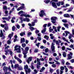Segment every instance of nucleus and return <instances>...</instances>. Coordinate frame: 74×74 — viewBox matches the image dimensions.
Segmentation results:
<instances>
[{"instance_id": "obj_1", "label": "nucleus", "mask_w": 74, "mask_h": 74, "mask_svg": "<svg viewBox=\"0 0 74 74\" xmlns=\"http://www.w3.org/2000/svg\"><path fill=\"white\" fill-rule=\"evenodd\" d=\"M8 48H9V46H8L7 47L5 48V52H6L5 53V55H7L8 52H9L10 55H11V56H12V53H13V52H12V51H11V50H8L7 51L6 50L7 49H8Z\"/></svg>"}, {"instance_id": "obj_2", "label": "nucleus", "mask_w": 74, "mask_h": 74, "mask_svg": "<svg viewBox=\"0 0 74 74\" xmlns=\"http://www.w3.org/2000/svg\"><path fill=\"white\" fill-rule=\"evenodd\" d=\"M9 70V71H11L13 73V74H17L16 73H15V71L14 70L12 71V70L10 68V67H9V68H8L6 66H4L3 67V70H4V71H7V69Z\"/></svg>"}, {"instance_id": "obj_3", "label": "nucleus", "mask_w": 74, "mask_h": 74, "mask_svg": "<svg viewBox=\"0 0 74 74\" xmlns=\"http://www.w3.org/2000/svg\"><path fill=\"white\" fill-rule=\"evenodd\" d=\"M21 46L16 45L14 47V51H17L18 53H21Z\"/></svg>"}, {"instance_id": "obj_4", "label": "nucleus", "mask_w": 74, "mask_h": 74, "mask_svg": "<svg viewBox=\"0 0 74 74\" xmlns=\"http://www.w3.org/2000/svg\"><path fill=\"white\" fill-rule=\"evenodd\" d=\"M24 69L25 70V72L26 74H27V73H30V72L31 71L30 69H28V66L27 65H24Z\"/></svg>"}, {"instance_id": "obj_5", "label": "nucleus", "mask_w": 74, "mask_h": 74, "mask_svg": "<svg viewBox=\"0 0 74 74\" xmlns=\"http://www.w3.org/2000/svg\"><path fill=\"white\" fill-rule=\"evenodd\" d=\"M21 49L23 51V53H28V51L29 49V47H26L25 48V50L23 49V48H21Z\"/></svg>"}, {"instance_id": "obj_6", "label": "nucleus", "mask_w": 74, "mask_h": 74, "mask_svg": "<svg viewBox=\"0 0 74 74\" xmlns=\"http://www.w3.org/2000/svg\"><path fill=\"white\" fill-rule=\"evenodd\" d=\"M14 34V33H12V34H10L9 36V39H10L9 40H8L7 41V43L8 44H10L11 43V37L12 36H13V34Z\"/></svg>"}, {"instance_id": "obj_7", "label": "nucleus", "mask_w": 74, "mask_h": 74, "mask_svg": "<svg viewBox=\"0 0 74 74\" xmlns=\"http://www.w3.org/2000/svg\"><path fill=\"white\" fill-rule=\"evenodd\" d=\"M23 18L22 17H20V19L21 21V23H22V21H24V22H29L30 21V19L29 18H25L22 20Z\"/></svg>"}, {"instance_id": "obj_8", "label": "nucleus", "mask_w": 74, "mask_h": 74, "mask_svg": "<svg viewBox=\"0 0 74 74\" xmlns=\"http://www.w3.org/2000/svg\"><path fill=\"white\" fill-rule=\"evenodd\" d=\"M21 16H25V18H32V16L29 15V14H23L22 13L21 15H20Z\"/></svg>"}, {"instance_id": "obj_9", "label": "nucleus", "mask_w": 74, "mask_h": 74, "mask_svg": "<svg viewBox=\"0 0 74 74\" xmlns=\"http://www.w3.org/2000/svg\"><path fill=\"white\" fill-rule=\"evenodd\" d=\"M40 17H43L44 15H45V13H44V11L41 10L39 14Z\"/></svg>"}, {"instance_id": "obj_10", "label": "nucleus", "mask_w": 74, "mask_h": 74, "mask_svg": "<svg viewBox=\"0 0 74 74\" xmlns=\"http://www.w3.org/2000/svg\"><path fill=\"white\" fill-rule=\"evenodd\" d=\"M57 19V17H52L51 18V22L53 23H56V20Z\"/></svg>"}, {"instance_id": "obj_11", "label": "nucleus", "mask_w": 74, "mask_h": 74, "mask_svg": "<svg viewBox=\"0 0 74 74\" xmlns=\"http://www.w3.org/2000/svg\"><path fill=\"white\" fill-rule=\"evenodd\" d=\"M54 45H55V44L53 43H52L51 48L52 52L53 53L54 52H55V47L54 46Z\"/></svg>"}, {"instance_id": "obj_12", "label": "nucleus", "mask_w": 74, "mask_h": 74, "mask_svg": "<svg viewBox=\"0 0 74 74\" xmlns=\"http://www.w3.org/2000/svg\"><path fill=\"white\" fill-rule=\"evenodd\" d=\"M73 55V53H70V54H68V58L67 60H70L72 58L71 56Z\"/></svg>"}, {"instance_id": "obj_13", "label": "nucleus", "mask_w": 74, "mask_h": 74, "mask_svg": "<svg viewBox=\"0 0 74 74\" xmlns=\"http://www.w3.org/2000/svg\"><path fill=\"white\" fill-rule=\"evenodd\" d=\"M0 37H2V39H4V38H5V36H4L3 33V31L1 30V31Z\"/></svg>"}, {"instance_id": "obj_14", "label": "nucleus", "mask_w": 74, "mask_h": 74, "mask_svg": "<svg viewBox=\"0 0 74 74\" xmlns=\"http://www.w3.org/2000/svg\"><path fill=\"white\" fill-rule=\"evenodd\" d=\"M14 58L15 59H16V60H17L18 61V62H19L20 63H22V60L19 58L17 57L16 56H14Z\"/></svg>"}, {"instance_id": "obj_15", "label": "nucleus", "mask_w": 74, "mask_h": 74, "mask_svg": "<svg viewBox=\"0 0 74 74\" xmlns=\"http://www.w3.org/2000/svg\"><path fill=\"white\" fill-rule=\"evenodd\" d=\"M8 25L7 24H5V26L4 27V29L5 31H7L8 30Z\"/></svg>"}, {"instance_id": "obj_16", "label": "nucleus", "mask_w": 74, "mask_h": 74, "mask_svg": "<svg viewBox=\"0 0 74 74\" xmlns=\"http://www.w3.org/2000/svg\"><path fill=\"white\" fill-rule=\"evenodd\" d=\"M32 57H31L28 58V59L27 60V63H28V64H29V63H30V62H31V61H32Z\"/></svg>"}, {"instance_id": "obj_17", "label": "nucleus", "mask_w": 74, "mask_h": 74, "mask_svg": "<svg viewBox=\"0 0 74 74\" xmlns=\"http://www.w3.org/2000/svg\"><path fill=\"white\" fill-rule=\"evenodd\" d=\"M35 23L33 22H32L31 24L29 23L28 24V25L29 26H35Z\"/></svg>"}, {"instance_id": "obj_18", "label": "nucleus", "mask_w": 74, "mask_h": 74, "mask_svg": "<svg viewBox=\"0 0 74 74\" xmlns=\"http://www.w3.org/2000/svg\"><path fill=\"white\" fill-rule=\"evenodd\" d=\"M25 8V7L24 6H21L20 7L18 8L17 9V10L18 11H20V10H23V9H24Z\"/></svg>"}, {"instance_id": "obj_19", "label": "nucleus", "mask_w": 74, "mask_h": 74, "mask_svg": "<svg viewBox=\"0 0 74 74\" xmlns=\"http://www.w3.org/2000/svg\"><path fill=\"white\" fill-rule=\"evenodd\" d=\"M50 0H47V1L45 0L44 1V2H45L46 4H48L49 2L50 4H51V3H52V1H51L50 2Z\"/></svg>"}, {"instance_id": "obj_20", "label": "nucleus", "mask_w": 74, "mask_h": 74, "mask_svg": "<svg viewBox=\"0 0 74 74\" xmlns=\"http://www.w3.org/2000/svg\"><path fill=\"white\" fill-rule=\"evenodd\" d=\"M51 4H52L53 7L55 8H57V6L55 2H53L51 3Z\"/></svg>"}, {"instance_id": "obj_21", "label": "nucleus", "mask_w": 74, "mask_h": 74, "mask_svg": "<svg viewBox=\"0 0 74 74\" xmlns=\"http://www.w3.org/2000/svg\"><path fill=\"white\" fill-rule=\"evenodd\" d=\"M60 74H63V70H64V68L63 66H61L60 67Z\"/></svg>"}, {"instance_id": "obj_22", "label": "nucleus", "mask_w": 74, "mask_h": 74, "mask_svg": "<svg viewBox=\"0 0 74 74\" xmlns=\"http://www.w3.org/2000/svg\"><path fill=\"white\" fill-rule=\"evenodd\" d=\"M62 39L63 40H64V41H66V42H68V43H69V44H70V42H69L68 41V40H67L64 37H62Z\"/></svg>"}, {"instance_id": "obj_23", "label": "nucleus", "mask_w": 74, "mask_h": 74, "mask_svg": "<svg viewBox=\"0 0 74 74\" xmlns=\"http://www.w3.org/2000/svg\"><path fill=\"white\" fill-rule=\"evenodd\" d=\"M29 29L31 30V31H33V30H35V29H37V28H35L33 27H32V26H30L29 27Z\"/></svg>"}, {"instance_id": "obj_24", "label": "nucleus", "mask_w": 74, "mask_h": 74, "mask_svg": "<svg viewBox=\"0 0 74 74\" xmlns=\"http://www.w3.org/2000/svg\"><path fill=\"white\" fill-rule=\"evenodd\" d=\"M25 42V38H21V43H23Z\"/></svg>"}, {"instance_id": "obj_25", "label": "nucleus", "mask_w": 74, "mask_h": 74, "mask_svg": "<svg viewBox=\"0 0 74 74\" xmlns=\"http://www.w3.org/2000/svg\"><path fill=\"white\" fill-rule=\"evenodd\" d=\"M69 6H70V5L68 4H66V6L63 5L62 6H61L62 8H66V7H69Z\"/></svg>"}, {"instance_id": "obj_26", "label": "nucleus", "mask_w": 74, "mask_h": 74, "mask_svg": "<svg viewBox=\"0 0 74 74\" xmlns=\"http://www.w3.org/2000/svg\"><path fill=\"white\" fill-rule=\"evenodd\" d=\"M64 16L66 18H69L70 16V15L68 14H65L64 15Z\"/></svg>"}, {"instance_id": "obj_27", "label": "nucleus", "mask_w": 74, "mask_h": 74, "mask_svg": "<svg viewBox=\"0 0 74 74\" xmlns=\"http://www.w3.org/2000/svg\"><path fill=\"white\" fill-rule=\"evenodd\" d=\"M8 11H5V15H4V16H8Z\"/></svg>"}, {"instance_id": "obj_28", "label": "nucleus", "mask_w": 74, "mask_h": 74, "mask_svg": "<svg viewBox=\"0 0 74 74\" xmlns=\"http://www.w3.org/2000/svg\"><path fill=\"white\" fill-rule=\"evenodd\" d=\"M40 59H39L38 58H37V63L39 65H40Z\"/></svg>"}, {"instance_id": "obj_29", "label": "nucleus", "mask_w": 74, "mask_h": 74, "mask_svg": "<svg viewBox=\"0 0 74 74\" xmlns=\"http://www.w3.org/2000/svg\"><path fill=\"white\" fill-rule=\"evenodd\" d=\"M53 28L55 32H57L58 30H57V29H56V27H55V26H53Z\"/></svg>"}, {"instance_id": "obj_30", "label": "nucleus", "mask_w": 74, "mask_h": 74, "mask_svg": "<svg viewBox=\"0 0 74 74\" xmlns=\"http://www.w3.org/2000/svg\"><path fill=\"white\" fill-rule=\"evenodd\" d=\"M63 25L65 27L67 28V29H68L69 28V26L68 24L66 23H64L63 24Z\"/></svg>"}, {"instance_id": "obj_31", "label": "nucleus", "mask_w": 74, "mask_h": 74, "mask_svg": "<svg viewBox=\"0 0 74 74\" xmlns=\"http://www.w3.org/2000/svg\"><path fill=\"white\" fill-rule=\"evenodd\" d=\"M24 12H23V11L21 10L18 13V14L20 15V14H23V13H24Z\"/></svg>"}, {"instance_id": "obj_32", "label": "nucleus", "mask_w": 74, "mask_h": 74, "mask_svg": "<svg viewBox=\"0 0 74 74\" xmlns=\"http://www.w3.org/2000/svg\"><path fill=\"white\" fill-rule=\"evenodd\" d=\"M50 36H51V39L53 40V38H54V36H53V35L52 34H50Z\"/></svg>"}, {"instance_id": "obj_33", "label": "nucleus", "mask_w": 74, "mask_h": 74, "mask_svg": "<svg viewBox=\"0 0 74 74\" xmlns=\"http://www.w3.org/2000/svg\"><path fill=\"white\" fill-rule=\"evenodd\" d=\"M65 32L66 34V35H65V37H66V36H67V35H68L67 34H70V33L69 32H68L67 31H66Z\"/></svg>"}, {"instance_id": "obj_34", "label": "nucleus", "mask_w": 74, "mask_h": 74, "mask_svg": "<svg viewBox=\"0 0 74 74\" xmlns=\"http://www.w3.org/2000/svg\"><path fill=\"white\" fill-rule=\"evenodd\" d=\"M62 55L64 58H66V52H63Z\"/></svg>"}, {"instance_id": "obj_35", "label": "nucleus", "mask_w": 74, "mask_h": 74, "mask_svg": "<svg viewBox=\"0 0 74 74\" xmlns=\"http://www.w3.org/2000/svg\"><path fill=\"white\" fill-rule=\"evenodd\" d=\"M20 34L21 36H23V35H25V32H21V33H20Z\"/></svg>"}, {"instance_id": "obj_36", "label": "nucleus", "mask_w": 74, "mask_h": 74, "mask_svg": "<svg viewBox=\"0 0 74 74\" xmlns=\"http://www.w3.org/2000/svg\"><path fill=\"white\" fill-rule=\"evenodd\" d=\"M54 61H55V62L56 63V64H58V65L60 64V63L59 62L56 61L55 60H54Z\"/></svg>"}, {"instance_id": "obj_37", "label": "nucleus", "mask_w": 74, "mask_h": 74, "mask_svg": "<svg viewBox=\"0 0 74 74\" xmlns=\"http://www.w3.org/2000/svg\"><path fill=\"white\" fill-rule=\"evenodd\" d=\"M69 47L71 48H72L73 49H74V45H73L72 44H71L69 46Z\"/></svg>"}, {"instance_id": "obj_38", "label": "nucleus", "mask_w": 74, "mask_h": 74, "mask_svg": "<svg viewBox=\"0 0 74 74\" xmlns=\"http://www.w3.org/2000/svg\"><path fill=\"white\" fill-rule=\"evenodd\" d=\"M46 31V28H45L43 30H42L41 33H44Z\"/></svg>"}, {"instance_id": "obj_39", "label": "nucleus", "mask_w": 74, "mask_h": 74, "mask_svg": "<svg viewBox=\"0 0 74 74\" xmlns=\"http://www.w3.org/2000/svg\"><path fill=\"white\" fill-rule=\"evenodd\" d=\"M10 19H11V16H9L8 18H7V21H10Z\"/></svg>"}, {"instance_id": "obj_40", "label": "nucleus", "mask_w": 74, "mask_h": 74, "mask_svg": "<svg viewBox=\"0 0 74 74\" xmlns=\"http://www.w3.org/2000/svg\"><path fill=\"white\" fill-rule=\"evenodd\" d=\"M62 22H63L64 23H66V22H67V20L66 19H63L62 20Z\"/></svg>"}, {"instance_id": "obj_41", "label": "nucleus", "mask_w": 74, "mask_h": 74, "mask_svg": "<svg viewBox=\"0 0 74 74\" xmlns=\"http://www.w3.org/2000/svg\"><path fill=\"white\" fill-rule=\"evenodd\" d=\"M61 29V27L60 26H58V27H57V30H58V32H60V29Z\"/></svg>"}, {"instance_id": "obj_42", "label": "nucleus", "mask_w": 74, "mask_h": 74, "mask_svg": "<svg viewBox=\"0 0 74 74\" xmlns=\"http://www.w3.org/2000/svg\"><path fill=\"white\" fill-rule=\"evenodd\" d=\"M45 68L44 67H42L41 70L40 71V73L42 72L44 70H45Z\"/></svg>"}, {"instance_id": "obj_43", "label": "nucleus", "mask_w": 74, "mask_h": 74, "mask_svg": "<svg viewBox=\"0 0 74 74\" xmlns=\"http://www.w3.org/2000/svg\"><path fill=\"white\" fill-rule=\"evenodd\" d=\"M53 29H51V27H50V28H49V32H50V33H51L52 32V31H53Z\"/></svg>"}, {"instance_id": "obj_44", "label": "nucleus", "mask_w": 74, "mask_h": 74, "mask_svg": "<svg viewBox=\"0 0 74 74\" xmlns=\"http://www.w3.org/2000/svg\"><path fill=\"white\" fill-rule=\"evenodd\" d=\"M18 66H19V65L18 64H15L14 65V68H15V69H16L17 67H18Z\"/></svg>"}, {"instance_id": "obj_45", "label": "nucleus", "mask_w": 74, "mask_h": 74, "mask_svg": "<svg viewBox=\"0 0 74 74\" xmlns=\"http://www.w3.org/2000/svg\"><path fill=\"white\" fill-rule=\"evenodd\" d=\"M33 64V62H32V63H31V69H32V70H33V69H34V66L32 65Z\"/></svg>"}, {"instance_id": "obj_46", "label": "nucleus", "mask_w": 74, "mask_h": 74, "mask_svg": "<svg viewBox=\"0 0 74 74\" xmlns=\"http://www.w3.org/2000/svg\"><path fill=\"white\" fill-rule=\"evenodd\" d=\"M64 67L65 68V72H66V73L67 72V71H68V69L67 68H66V66H64Z\"/></svg>"}, {"instance_id": "obj_47", "label": "nucleus", "mask_w": 74, "mask_h": 74, "mask_svg": "<svg viewBox=\"0 0 74 74\" xmlns=\"http://www.w3.org/2000/svg\"><path fill=\"white\" fill-rule=\"evenodd\" d=\"M26 44L25 43L22 44V46L23 48H25L26 47Z\"/></svg>"}, {"instance_id": "obj_48", "label": "nucleus", "mask_w": 74, "mask_h": 74, "mask_svg": "<svg viewBox=\"0 0 74 74\" xmlns=\"http://www.w3.org/2000/svg\"><path fill=\"white\" fill-rule=\"evenodd\" d=\"M44 38H46V40H48L49 38V37L48 36H47L45 35L44 36Z\"/></svg>"}, {"instance_id": "obj_49", "label": "nucleus", "mask_w": 74, "mask_h": 74, "mask_svg": "<svg viewBox=\"0 0 74 74\" xmlns=\"http://www.w3.org/2000/svg\"><path fill=\"white\" fill-rule=\"evenodd\" d=\"M23 54L24 55V58H26V57H27V56L26 55V54H27V53H23Z\"/></svg>"}, {"instance_id": "obj_50", "label": "nucleus", "mask_w": 74, "mask_h": 74, "mask_svg": "<svg viewBox=\"0 0 74 74\" xmlns=\"http://www.w3.org/2000/svg\"><path fill=\"white\" fill-rule=\"evenodd\" d=\"M57 6L59 7L60 5V2H59L57 3Z\"/></svg>"}, {"instance_id": "obj_51", "label": "nucleus", "mask_w": 74, "mask_h": 74, "mask_svg": "<svg viewBox=\"0 0 74 74\" xmlns=\"http://www.w3.org/2000/svg\"><path fill=\"white\" fill-rule=\"evenodd\" d=\"M61 63L62 64H64V63H65V62L64 61V60H62L61 61Z\"/></svg>"}, {"instance_id": "obj_52", "label": "nucleus", "mask_w": 74, "mask_h": 74, "mask_svg": "<svg viewBox=\"0 0 74 74\" xmlns=\"http://www.w3.org/2000/svg\"><path fill=\"white\" fill-rule=\"evenodd\" d=\"M65 49H66V47H65L64 46H63L62 47V51H64Z\"/></svg>"}, {"instance_id": "obj_53", "label": "nucleus", "mask_w": 74, "mask_h": 74, "mask_svg": "<svg viewBox=\"0 0 74 74\" xmlns=\"http://www.w3.org/2000/svg\"><path fill=\"white\" fill-rule=\"evenodd\" d=\"M3 9H4V10H6L7 9V8L6 6H3Z\"/></svg>"}, {"instance_id": "obj_54", "label": "nucleus", "mask_w": 74, "mask_h": 74, "mask_svg": "<svg viewBox=\"0 0 74 74\" xmlns=\"http://www.w3.org/2000/svg\"><path fill=\"white\" fill-rule=\"evenodd\" d=\"M49 51V50L48 49V48H47L45 49V52H46V53H47V52H48Z\"/></svg>"}, {"instance_id": "obj_55", "label": "nucleus", "mask_w": 74, "mask_h": 74, "mask_svg": "<svg viewBox=\"0 0 74 74\" xmlns=\"http://www.w3.org/2000/svg\"><path fill=\"white\" fill-rule=\"evenodd\" d=\"M52 66L54 68H56V65L55 64H53L52 65Z\"/></svg>"}, {"instance_id": "obj_56", "label": "nucleus", "mask_w": 74, "mask_h": 74, "mask_svg": "<svg viewBox=\"0 0 74 74\" xmlns=\"http://www.w3.org/2000/svg\"><path fill=\"white\" fill-rule=\"evenodd\" d=\"M1 27H3V28H4V27H5V24L3 25L2 24H1Z\"/></svg>"}, {"instance_id": "obj_57", "label": "nucleus", "mask_w": 74, "mask_h": 74, "mask_svg": "<svg viewBox=\"0 0 74 74\" xmlns=\"http://www.w3.org/2000/svg\"><path fill=\"white\" fill-rule=\"evenodd\" d=\"M18 70H23V68L21 66L19 68H18Z\"/></svg>"}, {"instance_id": "obj_58", "label": "nucleus", "mask_w": 74, "mask_h": 74, "mask_svg": "<svg viewBox=\"0 0 74 74\" xmlns=\"http://www.w3.org/2000/svg\"><path fill=\"white\" fill-rule=\"evenodd\" d=\"M36 31H35L36 33V34L38 33L39 32V30H37V29H36Z\"/></svg>"}, {"instance_id": "obj_59", "label": "nucleus", "mask_w": 74, "mask_h": 74, "mask_svg": "<svg viewBox=\"0 0 74 74\" xmlns=\"http://www.w3.org/2000/svg\"><path fill=\"white\" fill-rule=\"evenodd\" d=\"M32 34V32H29L28 34V37H29L30 35H31Z\"/></svg>"}, {"instance_id": "obj_60", "label": "nucleus", "mask_w": 74, "mask_h": 74, "mask_svg": "<svg viewBox=\"0 0 74 74\" xmlns=\"http://www.w3.org/2000/svg\"><path fill=\"white\" fill-rule=\"evenodd\" d=\"M53 69H51L50 70V73H52V72H53Z\"/></svg>"}, {"instance_id": "obj_61", "label": "nucleus", "mask_w": 74, "mask_h": 74, "mask_svg": "<svg viewBox=\"0 0 74 74\" xmlns=\"http://www.w3.org/2000/svg\"><path fill=\"white\" fill-rule=\"evenodd\" d=\"M2 19L3 20H6L7 21V17H3L2 18Z\"/></svg>"}, {"instance_id": "obj_62", "label": "nucleus", "mask_w": 74, "mask_h": 74, "mask_svg": "<svg viewBox=\"0 0 74 74\" xmlns=\"http://www.w3.org/2000/svg\"><path fill=\"white\" fill-rule=\"evenodd\" d=\"M38 41H40L41 40V38L40 37H38Z\"/></svg>"}, {"instance_id": "obj_63", "label": "nucleus", "mask_w": 74, "mask_h": 74, "mask_svg": "<svg viewBox=\"0 0 74 74\" xmlns=\"http://www.w3.org/2000/svg\"><path fill=\"white\" fill-rule=\"evenodd\" d=\"M70 62L72 63H74V59H72V60H70Z\"/></svg>"}, {"instance_id": "obj_64", "label": "nucleus", "mask_w": 74, "mask_h": 74, "mask_svg": "<svg viewBox=\"0 0 74 74\" xmlns=\"http://www.w3.org/2000/svg\"><path fill=\"white\" fill-rule=\"evenodd\" d=\"M5 74H11V73L10 72H6L5 73Z\"/></svg>"}]
</instances>
